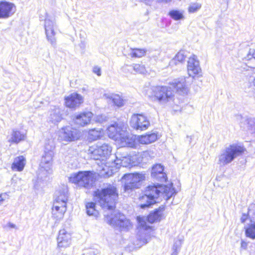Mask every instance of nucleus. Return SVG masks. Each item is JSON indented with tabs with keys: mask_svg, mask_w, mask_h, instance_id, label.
<instances>
[{
	"mask_svg": "<svg viewBox=\"0 0 255 255\" xmlns=\"http://www.w3.org/2000/svg\"><path fill=\"white\" fill-rule=\"evenodd\" d=\"M176 194L172 183L169 185H163L158 183L150 185L146 187L144 194L140 199L142 202L146 201L145 203H141L140 207L141 209L149 207L156 203L159 202L162 198L168 200Z\"/></svg>",
	"mask_w": 255,
	"mask_h": 255,
	"instance_id": "1",
	"label": "nucleus"
},
{
	"mask_svg": "<svg viewBox=\"0 0 255 255\" xmlns=\"http://www.w3.org/2000/svg\"><path fill=\"white\" fill-rule=\"evenodd\" d=\"M95 201L103 209L112 212L116 207V202L118 198V193L115 186L107 184L94 192Z\"/></svg>",
	"mask_w": 255,
	"mask_h": 255,
	"instance_id": "2",
	"label": "nucleus"
},
{
	"mask_svg": "<svg viewBox=\"0 0 255 255\" xmlns=\"http://www.w3.org/2000/svg\"><path fill=\"white\" fill-rule=\"evenodd\" d=\"M68 198V188L66 186L63 185L55 192L52 212L56 218H62L66 211Z\"/></svg>",
	"mask_w": 255,
	"mask_h": 255,
	"instance_id": "3",
	"label": "nucleus"
},
{
	"mask_svg": "<svg viewBox=\"0 0 255 255\" xmlns=\"http://www.w3.org/2000/svg\"><path fill=\"white\" fill-rule=\"evenodd\" d=\"M245 149L237 144H232L222 149L218 155V163L225 166L231 163L237 157L242 155Z\"/></svg>",
	"mask_w": 255,
	"mask_h": 255,
	"instance_id": "4",
	"label": "nucleus"
},
{
	"mask_svg": "<svg viewBox=\"0 0 255 255\" xmlns=\"http://www.w3.org/2000/svg\"><path fill=\"white\" fill-rule=\"evenodd\" d=\"M54 148L47 146L45 147L44 154L41 157L39 164V168L37 171V178L38 179L43 180L48 174L52 172V159L54 155Z\"/></svg>",
	"mask_w": 255,
	"mask_h": 255,
	"instance_id": "5",
	"label": "nucleus"
},
{
	"mask_svg": "<svg viewBox=\"0 0 255 255\" xmlns=\"http://www.w3.org/2000/svg\"><path fill=\"white\" fill-rule=\"evenodd\" d=\"M154 97L157 102L164 106H172L174 104L175 91L171 86H157L153 89Z\"/></svg>",
	"mask_w": 255,
	"mask_h": 255,
	"instance_id": "6",
	"label": "nucleus"
},
{
	"mask_svg": "<svg viewBox=\"0 0 255 255\" xmlns=\"http://www.w3.org/2000/svg\"><path fill=\"white\" fill-rule=\"evenodd\" d=\"M106 222L114 228H118L121 231H128L132 228V225L129 219L119 212L114 211V214H105Z\"/></svg>",
	"mask_w": 255,
	"mask_h": 255,
	"instance_id": "7",
	"label": "nucleus"
},
{
	"mask_svg": "<svg viewBox=\"0 0 255 255\" xmlns=\"http://www.w3.org/2000/svg\"><path fill=\"white\" fill-rule=\"evenodd\" d=\"M69 181L79 187L90 188L94 183V174L90 171H79L71 174Z\"/></svg>",
	"mask_w": 255,
	"mask_h": 255,
	"instance_id": "8",
	"label": "nucleus"
},
{
	"mask_svg": "<svg viewBox=\"0 0 255 255\" xmlns=\"http://www.w3.org/2000/svg\"><path fill=\"white\" fill-rule=\"evenodd\" d=\"M144 179L145 176L143 174L134 173L125 174L122 178L125 191L129 192L134 189L139 188L140 182Z\"/></svg>",
	"mask_w": 255,
	"mask_h": 255,
	"instance_id": "9",
	"label": "nucleus"
},
{
	"mask_svg": "<svg viewBox=\"0 0 255 255\" xmlns=\"http://www.w3.org/2000/svg\"><path fill=\"white\" fill-rule=\"evenodd\" d=\"M112 147L108 143H98L96 147H90L89 152L91 158L94 160L100 159L102 157H107L111 154Z\"/></svg>",
	"mask_w": 255,
	"mask_h": 255,
	"instance_id": "10",
	"label": "nucleus"
},
{
	"mask_svg": "<svg viewBox=\"0 0 255 255\" xmlns=\"http://www.w3.org/2000/svg\"><path fill=\"white\" fill-rule=\"evenodd\" d=\"M130 126L136 130H146L150 125L147 118L141 114H134L131 118Z\"/></svg>",
	"mask_w": 255,
	"mask_h": 255,
	"instance_id": "11",
	"label": "nucleus"
},
{
	"mask_svg": "<svg viewBox=\"0 0 255 255\" xmlns=\"http://www.w3.org/2000/svg\"><path fill=\"white\" fill-rule=\"evenodd\" d=\"M80 136V132L78 130L67 126L61 128L59 138L61 140L70 142L79 139Z\"/></svg>",
	"mask_w": 255,
	"mask_h": 255,
	"instance_id": "12",
	"label": "nucleus"
},
{
	"mask_svg": "<svg viewBox=\"0 0 255 255\" xmlns=\"http://www.w3.org/2000/svg\"><path fill=\"white\" fill-rule=\"evenodd\" d=\"M55 26L54 21L48 18L45 19L44 28L46 39L54 48L56 46V32L54 31Z\"/></svg>",
	"mask_w": 255,
	"mask_h": 255,
	"instance_id": "13",
	"label": "nucleus"
},
{
	"mask_svg": "<svg viewBox=\"0 0 255 255\" xmlns=\"http://www.w3.org/2000/svg\"><path fill=\"white\" fill-rule=\"evenodd\" d=\"M16 11L14 3L6 0L0 1V19H6L12 16Z\"/></svg>",
	"mask_w": 255,
	"mask_h": 255,
	"instance_id": "14",
	"label": "nucleus"
},
{
	"mask_svg": "<svg viewBox=\"0 0 255 255\" xmlns=\"http://www.w3.org/2000/svg\"><path fill=\"white\" fill-rule=\"evenodd\" d=\"M188 73L190 77H194L201 73L199 62L194 55L189 58L187 64Z\"/></svg>",
	"mask_w": 255,
	"mask_h": 255,
	"instance_id": "15",
	"label": "nucleus"
},
{
	"mask_svg": "<svg viewBox=\"0 0 255 255\" xmlns=\"http://www.w3.org/2000/svg\"><path fill=\"white\" fill-rule=\"evenodd\" d=\"M125 130L122 124L115 123L108 127L107 134L110 138L117 140L121 137L122 134Z\"/></svg>",
	"mask_w": 255,
	"mask_h": 255,
	"instance_id": "16",
	"label": "nucleus"
},
{
	"mask_svg": "<svg viewBox=\"0 0 255 255\" xmlns=\"http://www.w3.org/2000/svg\"><path fill=\"white\" fill-rule=\"evenodd\" d=\"M58 247L65 248L68 247L71 243V235L65 229L60 230L57 237Z\"/></svg>",
	"mask_w": 255,
	"mask_h": 255,
	"instance_id": "17",
	"label": "nucleus"
},
{
	"mask_svg": "<svg viewBox=\"0 0 255 255\" xmlns=\"http://www.w3.org/2000/svg\"><path fill=\"white\" fill-rule=\"evenodd\" d=\"M66 106L70 108L79 107L83 102V97L76 93H73L65 98Z\"/></svg>",
	"mask_w": 255,
	"mask_h": 255,
	"instance_id": "18",
	"label": "nucleus"
},
{
	"mask_svg": "<svg viewBox=\"0 0 255 255\" xmlns=\"http://www.w3.org/2000/svg\"><path fill=\"white\" fill-rule=\"evenodd\" d=\"M137 220L140 226L139 232L141 234H142L141 235H138V239L140 241L142 245L146 244L150 241L151 237L150 234L148 233H142L141 230H147L149 228V226L146 225V223L144 220V218L138 217Z\"/></svg>",
	"mask_w": 255,
	"mask_h": 255,
	"instance_id": "19",
	"label": "nucleus"
},
{
	"mask_svg": "<svg viewBox=\"0 0 255 255\" xmlns=\"http://www.w3.org/2000/svg\"><path fill=\"white\" fill-rule=\"evenodd\" d=\"M163 171L164 167L161 164H155L152 168L151 175L152 178L159 181L166 182L167 180V177Z\"/></svg>",
	"mask_w": 255,
	"mask_h": 255,
	"instance_id": "20",
	"label": "nucleus"
},
{
	"mask_svg": "<svg viewBox=\"0 0 255 255\" xmlns=\"http://www.w3.org/2000/svg\"><path fill=\"white\" fill-rule=\"evenodd\" d=\"M240 120V126L252 133H255V119L252 117L238 116Z\"/></svg>",
	"mask_w": 255,
	"mask_h": 255,
	"instance_id": "21",
	"label": "nucleus"
},
{
	"mask_svg": "<svg viewBox=\"0 0 255 255\" xmlns=\"http://www.w3.org/2000/svg\"><path fill=\"white\" fill-rule=\"evenodd\" d=\"M123 149H118L115 153L116 159L115 160V163L118 165H120L123 167H129L132 165L130 157L128 153H124V156H121V152Z\"/></svg>",
	"mask_w": 255,
	"mask_h": 255,
	"instance_id": "22",
	"label": "nucleus"
},
{
	"mask_svg": "<svg viewBox=\"0 0 255 255\" xmlns=\"http://www.w3.org/2000/svg\"><path fill=\"white\" fill-rule=\"evenodd\" d=\"M93 114L90 112H84L77 115L74 120L75 123L80 126H85L91 121Z\"/></svg>",
	"mask_w": 255,
	"mask_h": 255,
	"instance_id": "23",
	"label": "nucleus"
},
{
	"mask_svg": "<svg viewBox=\"0 0 255 255\" xmlns=\"http://www.w3.org/2000/svg\"><path fill=\"white\" fill-rule=\"evenodd\" d=\"M26 135L16 129H13L8 139L11 144H17L25 139Z\"/></svg>",
	"mask_w": 255,
	"mask_h": 255,
	"instance_id": "24",
	"label": "nucleus"
},
{
	"mask_svg": "<svg viewBox=\"0 0 255 255\" xmlns=\"http://www.w3.org/2000/svg\"><path fill=\"white\" fill-rule=\"evenodd\" d=\"M164 210V207L163 206L159 207L158 209H155L154 212L149 214L146 217V220L150 224L160 221L162 212Z\"/></svg>",
	"mask_w": 255,
	"mask_h": 255,
	"instance_id": "25",
	"label": "nucleus"
},
{
	"mask_svg": "<svg viewBox=\"0 0 255 255\" xmlns=\"http://www.w3.org/2000/svg\"><path fill=\"white\" fill-rule=\"evenodd\" d=\"M172 87L171 88L175 91L176 90L178 92H181L182 94L187 93V89L185 85V79L181 78L174 80L170 84Z\"/></svg>",
	"mask_w": 255,
	"mask_h": 255,
	"instance_id": "26",
	"label": "nucleus"
},
{
	"mask_svg": "<svg viewBox=\"0 0 255 255\" xmlns=\"http://www.w3.org/2000/svg\"><path fill=\"white\" fill-rule=\"evenodd\" d=\"M26 159L23 156H19L15 157L11 165L12 170L21 171L25 165Z\"/></svg>",
	"mask_w": 255,
	"mask_h": 255,
	"instance_id": "27",
	"label": "nucleus"
},
{
	"mask_svg": "<svg viewBox=\"0 0 255 255\" xmlns=\"http://www.w3.org/2000/svg\"><path fill=\"white\" fill-rule=\"evenodd\" d=\"M62 111L59 108L54 107L50 111L49 117V120L52 123L56 124L60 122L62 119Z\"/></svg>",
	"mask_w": 255,
	"mask_h": 255,
	"instance_id": "28",
	"label": "nucleus"
},
{
	"mask_svg": "<svg viewBox=\"0 0 255 255\" xmlns=\"http://www.w3.org/2000/svg\"><path fill=\"white\" fill-rule=\"evenodd\" d=\"M157 138V134L153 132L140 136L138 141L141 144H148L155 141Z\"/></svg>",
	"mask_w": 255,
	"mask_h": 255,
	"instance_id": "29",
	"label": "nucleus"
},
{
	"mask_svg": "<svg viewBox=\"0 0 255 255\" xmlns=\"http://www.w3.org/2000/svg\"><path fill=\"white\" fill-rule=\"evenodd\" d=\"M117 140L120 141L123 146L132 147L133 145L132 139L128 137L127 132L125 130L122 134L121 137Z\"/></svg>",
	"mask_w": 255,
	"mask_h": 255,
	"instance_id": "30",
	"label": "nucleus"
},
{
	"mask_svg": "<svg viewBox=\"0 0 255 255\" xmlns=\"http://www.w3.org/2000/svg\"><path fill=\"white\" fill-rule=\"evenodd\" d=\"M86 213L89 216H97L98 211L96 209V203L90 202L86 204Z\"/></svg>",
	"mask_w": 255,
	"mask_h": 255,
	"instance_id": "31",
	"label": "nucleus"
},
{
	"mask_svg": "<svg viewBox=\"0 0 255 255\" xmlns=\"http://www.w3.org/2000/svg\"><path fill=\"white\" fill-rule=\"evenodd\" d=\"M146 50L140 48H131L129 55L132 57L140 58L145 55Z\"/></svg>",
	"mask_w": 255,
	"mask_h": 255,
	"instance_id": "32",
	"label": "nucleus"
},
{
	"mask_svg": "<svg viewBox=\"0 0 255 255\" xmlns=\"http://www.w3.org/2000/svg\"><path fill=\"white\" fill-rule=\"evenodd\" d=\"M102 131L101 128L91 129L89 131L88 137L91 140H96L98 139L101 135Z\"/></svg>",
	"mask_w": 255,
	"mask_h": 255,
	"instance_id": "33",
	"label": "nucleus"
},
{
	"mask_svg": "<svg viewBox=\"0 0 255 255\" xmlns=\"http://www.w3.org/2000/svg\"><path fill=\"white\" fill-rule=\"evenodd\" d=\"M168 15L175 20H179L184 18L183 12L176 9L170 10L168 13Z\"/></svg>",
	"mask_w": 255,
	"mask_h": 255,
	"instance_id": "34",
	"label": "nucleus"
},
{
	"mask_svg": "<svg viewBox=\"0 0 255 255\" xmlns=\"http://www.w3.org/2000/svg\"><path fill=\"white\" fill-rule=\"evenodd\" d=\"M108 98L111 100L112 103L118 107L124 105L123 100L118 95H113L108 97Z\"/></svg>",
	"mask_w": 255,
	"mask_h": 255,
	"instance_id": "35",
	"label": "nucleus"
},
{
	"mask_svg": "<svg viewBox=\"0 0 255 255\" xmlns=\"http://www.w3.org/2000/svg\"><path fill=\"white\" fill-rule=\"evenodd\" d=\"M246 235L252 239H255V224H251L246 229Z\"/></svg>",
	"mask_w": 255,
	"mask_h": 255,
	"instance_id": "36",
	"label": "nucleus"
},
{
	"mask_svg": "<svg viewBox=\"0 0 255 255\" xmlns=\"http://www.w3.org/2000/svg\"><path fill=\"white\" fill-rule=\"evenodd\" d=\"M186 55L185 54V52L184 51H180L176 55L175 58L172 60V63H174L177 64L176 61H178V62H182L185 61Z\"/></svg>",
	"mask_w": 255,
	"mask_h": 255,
	"instance_id": "37",
	"label": "nucleus"
},
{
	"mask_svg": "<svg viewBox=\"0 0 255 255\" xmlns=\"http://www.w3.org/2000/svg\"><path fill=\"white\" fill-rule=\"evenodd\" d=\"M132 67L133 69V74H144L146 71L145 67L143 65L134 64L132 65Z\"/></svg>",
	"mask_w": 255,
	"mask_h": 255,
	"instance_id": "38",
	"label": "nucleus"
},
{
	"mask_svg": "<svg viewBox=\"0 0 255 255\" xmlns=\"http://www.w3.org/2000/svg\"><path fill=\"white\" fill-rule=\"evenodd\" d=\"M201 7V4L199 3H194L188 7V11L190 13H194L198 11Z\"/></svg>",
	"mask_w": 255,
	"mask_h": 255,
	"instance_id": "39",
	"label": "nucleus"
},
{
	"mask_svg": "<svg viewBox=\"0 0 255 255\" xmlns=\"http://www.w3.org/2000/svg\"><path fill=\"white\" fill-rule=\"evenodd\" d=\"M122 71L125 73H130L133 74V69L132 65H125L122 67Z\"/></svg>",
	"mask_w": 255,
	"mask_h": 255,
	"instance_id": "40",
	"label": "nucleus"
},
{
	"mask_svg": "<svg viewBox=\"0 0 255 255\" xmlns=\"http://www.w3.org/2000/svg\"><path fill=\"white\" fill-rule=\"evenodd\" d=\"M154 156V153L153 152V151L151 150L143 151L142 154V158L145 157L147 158V160H148L149 159H151Z\"/></svg>",
	"mask_w": 255,
	"mask_h": 255,
	"instance_id": "41",
	"label": "nucleus"
},
{
	"mask_svg": "<svg viewBox=\"0 0 255 255\" xmlns=\"http://www.w3.org/2000/svg\"><path fill=\"white\" fill-rule=\"evenodd\" d=\"M245 58L247 60H251L252 59L255 60V50H250Z\"/></svg>",
	"mask_w": 255,
	"mask_h": 255,
	"instance_id": "42",
	"label": "nucleus"
},
{
	"mask_svg": "<svg viewBox=\"0 0 255 255\" xmlns=\"http://www.w3.org/2000/svg\"><path fill=\"white\" fill-rule=\"evenodd\" d=\"M181 245V242L180 240L176 241L173 245V249L175 251L171 255H177L176 250L180 247Z\"/></svg>",
	"mask_w": 255,
	"mask_h": 255,
	"instance_id": "43",
	"label": "nucleus"
},
{
	"mask_svg": "<svg viewBox=\"0 0 255 255\" xmlns=\"http://www.w3.org/2000/svg\"><path fill=\"white\" fill-rule=\"evenodd\" d=\"M93 72L99 76L101 75V68L98 66H95L93 68Z\"/></svg>",
	"mask_w": 255,
	"mask_h": 255,
	"instance_id": "44",
	"label": "nucleus"
},
{
	"mask_svg": "<svg viewBox=\"0 0 255 255\" xmlns=\"http://www.w3.org/2000/svg\"><path fill=\"white\" fill-rule=\"evenodd\" d=\"M248 219V215L244 214L241 219L242 223H245L247 219Z\"/></svg>",
	"mask_w": 255,
	"mask_h": 255,
	"instance_id": "45",
	"label": "nucleus"
},
{
	"mask_svg": "<svg viewBox=\"0 0 255 255\" xmlns=\"http://www.w3.org/2000/svg\"><path fill=\"white\" fill-rule=\"evenodd\" d=\"M106 117L103 118V116H98L97 117V121L100 123H102L104 121H105Z\"/></svg>",
	"mask_w": 255,
	"mask_h": 255,
	"instance_id": "46",
	"label": "nucleus"
},
{
	"mask_svg": "<svg viewBox=\"0 0 255 255\" xmlns=\"http://www.w3.org/2000/svg\"><path fill=\"white\" fill-rule=\"evenodd\" d=\"M79 46L82 50H84L86 48V43L85 41H81L79 44Z\"/></svg>",
	"mask_w": 255,
	"mask_h": 255,
	"instance_id": "47",
	"label": "nucleus"
},
{
	"mask_svg": "<svg viewBox=\"0 0 255 255\" xmlns=\"http://www.w3.org/2000/svg\"><path fill=\"white\" fill-rule=\"evenodd\" d=\"M241 247L244 249H246L247 247V244L244 241H242L241 243Z\"/></svg>",
	"mask_w": 255,
	"mask_h": 255,
	"instance_id": "48",
	"label": "nucleus"
},
{
	"mask_svg": "<svg viewBox=\"0 0 255 255\" xmlns=\"http://www.w3.org/2000/svg\"><path fill=\"white\" fill-rule=\"evenodd\" d=\"M119 149H123V150H122V152H121V156H124V153H128L127 152H126L125 151V149H126L125 147H121V148H119Z\"/></svg>",
	"mask_w": 255,
	"mask_h": 255,
	"instance_id": "49",
	"label": "nucleus"
},
{
	"mask_svg": "<svg viewBox=\"0 0 255 255\" xmlns=\"http://www.w3.org/2000/svg\"><path fill=\"white\" fill-rule=\"evenodd\" d=\"M8 226L9 228H15V225L14 224L11 223H9L8 224Z\"/></svg>",
	"mask_w": 255,
	"mask_h": 255,
	"instance_id": "50",
	"label": "nucleus"
},
{
	"mask_svg": "<svg viewBox=\"0 0 255 255\" xmlns=\"http://www.w3.org/2000/svg\"><path fill=\"white\" fill-rule=\"evenodd\" d=\"M2 195H0V204H1V202H2L4 200V199L2 197Z\"/></svg>",
	"mask_w": 255,
	"mask_h": 255,
	"instance_id": "51",
	"label": "nucleus"
},
{
	"mask_svg": "<svg viewBox=\"0 0 255 255\" xmlns=\"http://www.w3.org/2000/svg\"><path fill=\"white\" fill-rule=\"evenodd\" d=\"M253 84H254V85L255 86V79L253 81Z\"/></svg>",
	"mask_w": 255,
	"mask_h": 255,
	"instance_id": "52",
	"label": "nucleus"
}]
</instances>
